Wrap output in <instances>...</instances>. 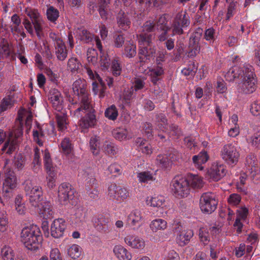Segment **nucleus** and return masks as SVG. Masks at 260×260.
Returning <instances> with one entry per match:
<instances>
[{
  "label": "nucleus",
  "instance_id": "nucleus-55",
  "mask_svg": "<svg viewBox=\"0 0 260 260\" xmlns=\"http://www.w3.org/2000/svg\"><path fill=\"white\" fill-rule=\"evenodd\" d=\"M215 33V30L212 27L208 28L205 31L204 38L210 44H213L216 40Z\"/></svg>",
  "mask_w": 260,
  "mask_h": 260
},
{
  "label": "nucleus",
  "instance_id": "nucleus-24",
  "mask_svg": "<svg viewBox=\"0 0 260 260\" xmlns=\"http://www.w3.org/2000/svg\"><path fill=\"white\" fill-rule=\"evenodd\" d=\"M186 179L189 188L190 187L193 189H199L203 186V179L198 175L188 174Z\"/></svg>",
  "mask_w": 260,
  "mask_h": 260
},
{
  "label": "nucleus",
  "instance_id": "nucleus-34",
  "mask_svg": "<svg viewBox=\"0 0 260 260\" xmlns=\"http://www.w3.org/2000/svg\"><path fill=\"white\" fill-rule=\"evenodd\" d=\"M167 228V222L160 218L152 220L150 224V228L153 232L159 230H164Z\"/></svg>",
  "mask_w": 260,
  "mask_h": 260
},
{
  "label": "nucleus",
  "instance_id": "nucleus-43",
  "mask_svg": "<svg viewBox=\"0 0 260 260\" xmlns=\"http://www.w3.org/2000/svg\"><path fill=\"white\" fill-rule=\"evenodd\" d=\"M156 124L158 127L162 131H168V119L166 116L162 113H158L156 115Z\"/></svg>",
  "mask_w": 260,
  "mask_h": 260
},
{
  "label": "nucleus",
  "instance_id": "nucleus-19",
  "mask_svg": "<svg viewBox=\"0 0 260 260\" xmlns=\"http://www.w3.org/2000/svg\"><path fill=\"white\" fill-rule=\"evenodd\" d=\"M39 214L44 219H52L54 217V210L52 204L49 201H45L41 204Z\"/></svg>",
  "mask_w": 260,
  "mask_h": 260
},
{
  "label": "nucleus",
  "instance_id": "nucleus-1",
  "mask_svg": "<svg viewBox=\"0 0 260 260\" xmlns=\"http://www.w3.org/2000/svg\"><path fill=\"white\" fill-rule=\"evenodd\" d=\"M224 77L229 82L236 79H242L239 84L238 89L244 93L249 94L256 89V79L251 66L243 64L234 66L226 73Z\"/></svg>",
  "mask_w": 260,
  "mask_h": 260
},
{
  "label": "nucleus",
  "instance_id": "nucleus-48",
  "mask_svg": "<svg viewBox=\"0 0 260 260\" xmlns=\"http://www.w3.org/2000/svg\"><path fill=\"white\" fill-rule=\"evenodd\" d=\"M76 33L78 39L84 43H87L92 40V34L84 28L78 29Z\"/></svg>",
  "mask_w": 260,
  "mask_h": 260
},
{
  "label": "nucleus",
  "instance_id": "nucleus-36",
  "mask_svg": "<svg viewBox=\"0 0 260 260\" xmlns=\"http://www.w3.org/2000/svg\"><path fill=\"white\" fill-rule=\"evenodd\" d=\"M199 42L190 38L188 45L189 49L188 56L189 57H194L199 53L201 49Z\"/></svg>",
  "mask_w": 260,
  "mask_h": 260
},
{
  "label": "nucleus",
  "instance_id": "nucleus-46",
  "mask_svg": "<svg viewBox=\"0 0 260 260\" xmlns=\"http://www.w3.org/2000/svg\"><path fill=\"white\" fill-rule=\"evenodd\" d=\"M103 150L106 154L110 156L115 155L118 152L117 146L111 142H105L103 146Z\"/></svg>",
  "mask_w": 260,
  "mask_h": 260
},
{
  "label": "nucleus",
  "instance_id": "nucleus-40",
  "mask_svg": "<svg viewBox=\"0 0 260 260\" xmlns=\"http://www.w3.org/2000/svg\"><path fill=\"white\" fill-rule=\"evenodd\" d=\"M59 148L60 151L64 154L68 155L71 154L73 149V146L70 139L64 138L59 145Z\"/></svg>",
  "mask_w": 260,
  "mask_h": 260
},
{
  "label": "nucleus",
  "instance_id": "nucleus-12",
  "mask_svg": "<svg viewBox=\"0 0 260 260\" xmlns=\"http://www.w3.org/2000/svg\"><path fill=\"white\" fill-rule=\"evenodd\" d=\"M108 196L110 199L121 202L129 196V192L126 188L114 183L109 186Z\"/></svg>",
  "mask_w": 260,
  "mask_h": 260
},
{
  "label": "nucleus",
  "instance_id": "nucleus-25",
  "mask_svg": "<svg viewBox=\"0 0 260 260\" xmlns=\"http://www.w3.org/2000/svg\"><path fill=\"white\" fill-rule=\"evenodd\" d=\"M135 143L139 151H141L143 153L147 155L152 153V147L145 139L142 138H138L136 139Z\"/></svg>",
  "mask_w": 260,
  "mask_h": 260
},
{
  "label": "nucleus",
  "instance_id": "nucleus-13",
  "mask_svg": "<svg viewBox=\"0 0 260 260\" xmlns=\"http://www.w3.org/2000/svg\"><path fill=\"white\" fill-rule=\"evenodd\" d=\"M74 192L69 183L61 184L58 189V201L62 205L67 204L69 201L73 198Z\"/></svg>",
  "mask_w": 260,
  "mask_h": 260
},
{
  "label": "nucleus",
  "instance_id": "nucleus-59",
  "mask_svg": "<svg viewBox=\"0 0 260 260\" xmlns=\"http://www.w3.org/2000/svg\"><path fill=\"white\" fill-rule=\"evenodd\" d=\"M44 165L46 170V172L51 173V171H54L50 155L48 151H45L44 155Z\"/></svg>",
  "mask_w": 260,
  "mask_h": 260
},
{
  "label": "nucleus",
  "instance_id": "nucleus-28",
  "mask_svg": "<svg viewBox=\"0 0 260 260\" xmlns=\"http://www.w3.org/2000/svg\"><path fill=\"white\" fill-rule=\"evenodd\" d=\"M55 118L57 122V126L59 131H64L67 129L68 121L67 115L64 111H60L55 113Z\"/></svg>",
  "mask_w": 260,
  "mask_h": 260
},
{
  "label": "nucleus",
  "instance_id": "nucleus-30",
  "mask_svg": "<svg viewBox=\"0 0 260 260\" xmlns=\"http://www.w3.org/2000/svg\"><path fill=\"white\" fill-rule=\"evenodd\" d=\"M208 159V156L206 152H201L197 155H194L192 161L197 169L202 170L204 169L203 165Z\"/></svg>",
  "mask_w": 260,
  "mask_h": 260
},
{
  "label": "nucleus",
  "instance_id": "nucleus-63",
  "mask_svg": "<svg viewBox=\"0 0 260 260\" xmlns=\"http://www.w3.org/2000/svg\"><path fill=\"white\" fill-rule=\"evenodd\" d=\"M248 209L245 206H242L237 210V217L244 220L248 215Z\"/></svg>",
  "mask_w": 260,
  "mask_h": 260
},
{
  "label": "nucleus",
  "instance_id": "nucleus-37",
  "mask_svg": "<svg viewBox=\"0 0 260 260\" xmlns=\"http://www.w3.org/2000/svg\"><path fill=\"white\" fill-rule=\"evenodd\" d=\"M41 165L40 151V149L36 147L34 149V159L31 166V168L34 172L38 173L41 170Z\"/></svg>",
  "mask_w": 260,
  "mask_h": 260
},
{
  "label": "nucleus",
  "instance_id": "nucleus-41",
  "mask_svg": "<svg viewBox=\"0 0 260 260\" xmlns=\"http://www.w3.org/2000/svg\"><path fill=\"white\" fill-rule=\"evenodd\" d=\"M112 135L115 139L120 141L128 139V132L124 128H116L112 131Z\"/></svg>",
  "mask_w": 260,
  "mask_h": 260
},
{
  "label": "nucleus",
  "instance_id": "nucleus-31",
  "mask_svg": "<svg viewBox=\"0 0 260 260\" xmlns=\"http://www.w3.org/2000/svg\"><path fill=\"white\" fill-rule=\"evenodd\" d=\"M175 158L171 156V154L169 156L167 155H158L156 158V162L158 165L162 168H169L172 162L174 161Z\"/></svg>",
  "mask_w": 260,
  "mask_h": 260
},
{
  "label": "nucleus",
  "instance_id": "nucleus-42",
  "mask_svg": "<svg viewBox=\"0 0 260 260\" xmlns=\"http://www.w3.org/2000/svg\"><path fill=\"white\" fill-rule=\"evenodd\" d=\"M46 16L50 22L56 24V21L59 16V12L57 9L49 5L46 11Z\"/></svg>",
  "mask_w": 260,
  "mask_h": 260
},
{
  "label": "nucleus",
  "instance_id": "nucleus-5",
  "mask_svg": "<svg viewBox=\"0 0 260 260\" xmlns=\"http://www.w3.org/2000/svg\"><path fill=\"white\" fill-rule=\"evenodd\" d=\"M152 35L146 32H141L139 37V49L138 56L142 64L149 62L153 58L155 51L153 49L148 48L152 41Z\"/></svg>",
  "mask_w": 260,
  "mask_h": 260
},
{
  "label": "nucleus",
  "instance_id": "nucleus-29",
  "mask_svg": "<svg viewBox=\"0 0 260 260\" xmlns=\"http://www.w3.org/2000/svg\"><path fill=\"white\" fill-rule=\"evenodd\" d=\"M12 54V50L8 41L0 37V60L6 58Z\"/></svg>",
  "mask_w": 260,
  "mask_h": 260
},
{
  "label": "nucleus",
  "instance_id": "nucleus-47",
  "mask_svg": "<svg viewBox=\"0 0 260 260\" xmlns=\"http://www.w3.org/2000/svg\"><path fill=\"white\" fill-rule=\"evenodd\" d=\"M242 197L240 194L233 193L227 198L228 205L232 207H238L241 202Z\"/></svg>",
  "mask_w": 260,
  "mask_h": 260
},
{
  "label": "nucleus",
  "instance_id": "nucleus-17",
  "mask_svg": "<svg viewBox=\"0 0 260 260\" xmlns=\"http://www.w3.org/2000/svg\"><path fill=\"white\" fill-rule=\"evenodd\" d=\"M125 243L133 249H143L146 245L145 240L138 236L128 234L124 239Z\"/></svg>",
  "mask_w": 260,
  "mask_h": 260
},
{
  "label": "nucleus",
  "instance_id": "nucleus-39",
  "mask_svg": "<svg viewBox=\"0 0 260 260\" xmlns=\"http://www.w3.org/2000/svg\"><path fill=\"white\" fill-rule=\"evenodd\" d=\"M152 77V82L155 84L159 80V77L164 73L162 64H157L156 67L150 70Z\"/></svg>",
  "mask_w": 260,
  "mask_h": 260
},
{
  "label": "nucleus",
  "instance_id": "nucleus-60",
  "mask_svg": "<svg viewBox=\"0 0 260 260\" xmlns=\"http://www.w3.org/2000/svg\"><path fill=\"white\" fill-rule=\"evenodd\" d=\"M246 163L249 169L250 168L251 170V173L253 172H256L258 171L255 158L253 156L251 155L247 156L246 158Z\"/></svg>",
  "mask_w": 260,
  "mask_h": 260
},
{
  "label": "nucleus",
  "instance_id": "nucleus-9",
  "mask_svg": "<svg viewBox=\"0 0 260 260\" xmlns=\"http://www.w3.org/2000/svg\"><path fill=\"white\" fill-rule=\"evenodd\" d=\"M172 190L177 198L186 197L189 193V188L186 178L175 177L172 182Z\"/></svg>",
  "mask_w": 260,
  "mask_h": 260
},
{
  "label": "nucleus",
  "instance_id": "nucleus-32",
  "mask_svg": "<svg viewBox=\"0 0 260 260\" xmlns=\"http://www.w3.org/2000/svg\"><path fill=\"white\" fill-rule=\"evenodd\" d=\"M82 67L81 61L77 57L73 56L68 59L67 68L72 73L78 72Z\"/></svg>",
  "mask_w": 260,
  "mask_h": 260
},
{
  "label": "nucleus",
  "instance_id": "nucleus-33",
  "mask_svg": "<svg viewBox=\"0 0 260 260\" xmlns=\"http://www.w3.org/2000/svg\"><path fill=\"white\" fill-rule=\"evenodd\" d=\"M165 198L162 196L148 197L146 201V204L153 207H160L165 203Z\"/></svg>",
  "mask_w": 260,
  "mask_h": 260
},
{
  "label": "nucleus",
  "instance_id": "nucleus-21",
  "mask_svg": "<svg viewBox=\"0 0 260 260\" xmlns=\"http://www.w3.org/2000/svg\"><path fill=\"white\" fill-rule=\"evenodd\" d=\"M193 236V233L192 230H183L176 235V240L179 245L184 246L189 243Z\"/></svg>",
  "mask_w": 260,
  "mask_h": 260
},
{
  "label": "nucleus",
  "instance_id": "nucleus-54",
  "mask_svg": "<svg viewBox=\"0 0 260 260\" xmlns=\"http://www.w3.org/2000/svg\"><path fill=\"white\" fill-rule=\"evenodd\" d=\"M25 161V157L21 153L16 154L14 157V164L18 170H21L23 168Z\"/></svg>",
  "mask_w": 260,
  "mask_h": 260
},
{
  "label": "nucleus",
  "instance_id": "nucleus-51",
  "mask_svg": "<svg viewBox=\"0 0 260 260\" xmlns=\"http://www.w3.org/2000/svg\"><path fill=\"white\" fill-rule=\"evenodd\" d=\"M118 115V110L114 105L108 108L105 112V117L113 121L117 119Z\"/></svg>",
  "mask_w": 260,
  "mask_h": 260
},
{
  "label": "nucleus",
  "instance_id": "nucleus-23",
  "mask_svg": "<svg viewBox=\"0 0 260 260\" xmlns=\"http://www.w3.org/2000/svg\"><path fill=\"white\" fill-rule=\"evenodd\" d=\"M116 20L120 28L126 30L130 27L131 22L127 14L123 11L121 10L118 13Z\"/></svg>",
  "mask_w": 260,
  "mask_h": 260
},
{
  "label": "nucleus",
  "instance_id": "nucleus-16",
  "mask_svg": "<svg viewBox=\"0 0 260 260\" xmlns=\"http://www.w3.org/2000/svg\"><path fill=\"white\" fill-rule=\"evenodd\" d=\"M9 162V159H6L5 162L4 172L6 175V178L3 184L10 188L15 189L17 185V178L13 171L11 170L9 166H7Z\"/></svg>",
  "mask_w": 260,
  "mask_h": 260
},
{
  "label": "nucleus",
  "instance_id": "nucleus-56",
  "mask_svg": "<svg viewBox=\"0 0 260 260\" xmlns=\"http://www.w3.org/2000/svg\"><path fill=\"white\" fill-rule=\"evenodd\" d=\"M9 219L6 213H0V232H4L8 228Z\"/></svg>",
  "mask_w": 260,
  "mask_h": 260
},
{
  "label": "nucleus",
  "instance_id": "nucleus-26",
  "mask_svg": "<svg viewBox=\"0 0 260 260\" xmlns=\"http://www.w3.org/2000/svg\"><path fill=\"white\" fill-rule=\"evenodd\" d=\"M109 219L103 215H99L94 220V227L99 231L106 232L108 230Z\"/></svg>",
  "mask_w": 260,
  "mask_h": 260
},
{
  "label": "nucleus",
  "instance_id": "nucleus-20",
  "mask_svg": "<svg viewBox=\"0 0 260 260\" xmlns=\"http://www.w3.org/2000/svg\"><path fill=\"white\" fill-rule=\"evenodd\" d=\"M91 106L90 105V108L86 110H81L80 111L83 113H85L86 111H88V112L84 117H83L80 121V125L83 128H88L90 127L93 126L96 122L95 118V115L91 112Z\"/></svg>",
  "mask_w": 260,
  "mask_h": 260
},
{
  "label": "nucleus",
  "instance_id": "nucleus-2",
  "mask_svg": "<svg viewBox=\"0 0 260 260\" xmlns=\"http://www.w3.org/2000/svg\"><path fill=\"white\" fill-rule=\"evenodd\" d=\"M21 239L28 249L37 250L42 240L39 227L32 225L24 228L21 233Z\"/></svg>",
  "mask_w": 260,
  "mask_h": 260
},
{
  "label": "nucleus",
  "instance_id": "nucleus-49",
  "mask_svg": "<svg viewBox=\"0 0 260 260\" xmlns=\"http://www.w3.org/2000/svg\"><path fill=\"white\" fill-rule=\"evenodd\" d=\"M238 6V0H232L228 7L225 18L226 20H230L236 14L237 8Z\"/></svg>",
  "mask_w": 260,
  "mask_h": 260
},
{
  "label": "nucleus",
  "instance_id": "nucleus-58",
  "mask_svg": "<svg viewBox=\"0 0 260 260\" xmlns=\"http://www.w3.org/2000/svg\"><path fill=\"white\" fill-rule=\"evenodd\" d=\"M13 105V102L10 96L5 98L0 104V114L10 108Z\"/></svg>",
  "mask_w": 260,
  "mask_h": 260
},
{
  "label": "nucleus",
  "instance_id": "nucleus-6",
  "mask_svg": "<svg viewBox=\"0 0 260 260\" xmlns=\"http://www.w3.org/2000/svg\"><path fill=\"white\" fill-rule=\"evenodd\" d=\"M26 195L28 197L29 202L31 206L37 207L43 200L42 187L30 180H26L23 184Z\"/></svg>",
  "mask_w": 260,
  "mask_h": 260
},
{
  "label": "nucleus",
  "instance_id": "nucleus-15",
  "mask_svg": "<svg viewBox=\"0 0 260 260\" xmlns=\"http://www.w3.org/2000/svg\"><path fill=\"white\" fill-rule=\"evenodd\" d=\"M226 173V167L223 164L214 163L208 171L210 178L213 181H218L223 178Z\"/></svg>",
  "mask_w": 260,
  "mask_h": 260
},
{
  "label": "nucleus",
  "instance_id": "nucleus-18",
  "mask_svg": "<svg viewBox=\"0 0 260 260\" xmlns=\"http://www.w3.org/2000/svg\"><path fill=\"white\" fill-rule=\"evenodd\" d=\"M66 228L64 219L62 218L55 219L51 226V235L54 238H59L62 236Z\"/></svg>",
  "mask_w": 260,
  "mask_h": 260
},
{
  "label": "nucleus",
  "instance_id": "nucleus-45",
  "mask_svg": "<svg viewBox=\"0 0 260 260\" xmlns=\"http://www.w3.org/2000/svg\"><path fill=\"white\" fill-rule=\"evenodd\" d=\"M33 138L35 142H36L40 146L43 145V138H44L45 134L40 125H37V129L33 130Z\"/></svg>",
  "mask_w": 260,
  "mask_h": 260
},
{
  "label": "nucleus",
  "instance_id": "nucleus-22",
  "mask_svg": "<svg viewBox=\"0 0 260 260\" xmlns=\"http://www.w3.org/2000/svg\"><path fill=\"white\" fill-rule=\"evenodd\" d=\"M113 252L119 260H131L132 255L128 250L121 245H116L113 248Z\"/></svg>",
  "mask_w": 260,
  "mask_h": 260
},
{
  "label": "nucleus",
  "instance_id": "nucleus-8",
  "mask_svg": "<svg viewBox=\"0 0 260 260\" xmlns=\"http://www.w3.org/2000/svg\"><path fill=\"white\" fill-rule=\"evenodd\" d=\"M220 155L227 165L234 167L239 161L240 153L234 145L229 143L222 147L220 152Z\"/></svg>",
  "mask_w": 260,
  "mask_h": 260
},
{
  "label": "nucleus",
  "instance_id": "nucleus-64",
  "mask_svg": "<svg viewBox=\"0 0 260 260\" xmlns=\"http://www.w3.org/2000/svg\"><path fill=\"white\" fill-rule=\"evenodd\" d=\"M252 145L256 148H260V132L254 134L248 140Z\"/></svg>",
  "mask_w": 260,
  "mask_h": 260
},
{
  "label": "nucleus",
  "instance_id": "nucleus-53",
  "mask_svg": "<svg viewBox=\"0 0 260 260\" xmlns=\"http://www.w3.org/2000/svg\"><path fill=\"white\" fill-rule=\"evenodd\" d=\"M81 253V249L80 247L76 244H73L68 249V255L73 259H77Z\"/></svg>",
  "mask_w": 260,
  "mask_h": 260
},
{
  "label": "nucleus",
  "instance_id": "nucleus-4",
  "mask_svg": "<svg viewBox=\"0 0 260 260\" xmlns=\"http://www.w3.org/2000/svg\"><path fill=\"white\" fill-rule=\"evenodd\" d=\"M73 90L75 94L81 97L80 106L75 111L74 114L79 117L81 110H86L90 108V99L86 91V82L83 79H79L76 80L73 84Z\"/></svg>",
  "mask_w": 260,
  "mask_h": 260
},
{
  "label": "nucleus",
  "instance_id": "nucleus-14",
  "mask_svg": "<svg viewBox=\"0 0 260 260\" xmlns=\"http://www.w3.org/2000/svg\"><path fill=\"white\" fill-rule=\"evenodd\" d=\"M48 100L53 108L57 112L63 109V99L61 92L56 88H51L48 94Z\"/></svg>",
  "mask_w": 260,
  "mask_h": 260
},
{
  "label": "nucleus",
  "instance_id": "nucleus-52",
  "mask_svg": "<svg viewBox=\"0 0 260 260\" xmlns=\"http://www.w3.org/2000/svg\"><path fill=\"white\" fill-rule=\"evenodd\" d=\"M123 54L128 58L134 57L136 54V46L132 43H126Z\"/></svg>",
  "mask_w": 260,
  "mask_h": 260
},
{
  "label": "nucleus",
  "instance_id": "nucleus-11",
  "mask_svg": "<svg viewBox=\"0 0 260 260\" xmlns=\"http://www.w3.org/2000/svg\"><path fill=\"white\" fill-rule=\"evenodd\" d=\"M25 12L31 19L37 36L39 38H41L43 35L42 25L43 24V20L38 10L35 9L27 8L25 9Z\"/></svg>",
  "mask_w": 260,
  "mask_h": 260
},
{
  "label": "nucleus",
  "instance_id": "nucleus-3",
  "mask_svg": "<svg viewBox=\"0 0 260 260\" xmlns=\"http://www.w3.org/2000/svg\"><path fill=\"white\" fill-rule=\"evenodd\" d=\"M23 116L21 113L18 112V117L16 120V124L17 125V128H15L13 132L9 133L7 140L2 148L3 152L10 154L15 151L16 146L19 141L18 139L23 134Z\"/></svg>",
  "mask_w": 260,
  "mask_h": 260
},
{
  "label": "nucleus",
  "instance_id": "nucleus-57",
  "mask_svg": "<svg viewBox=\"0 0 260 260\" xmlns=\"http://www.w3.org/2000/svg\"><path fill=\"white\" fill-rule=\"evenodd\" d=\"M199 238L201 242L203 243L204 245H206L208 244L210 241L209 234L208 231L205 228H202L199 231Z\"/></svg>",
  "mask_w": 260,
  "mask_h": 260
},
{
  "label": "nucleus",
  "instance_id": "nucleus-62",
  "mask_svg": "<svg viewBox=\"0 0 260 260\" xmlns=\"http://www.w3.org/2000/svg\"><path fill=\"white\" fill-rule=\"evenodd\" d=\"M111 68L113 75L117 76L120 75L121 67L119 60L114 59L112 60Z\"/></svg>",
  "mask_w": 260,
  "mask_h": 260
},
{
  "label": "nucleus",
  "instance_id": "nucleus-10",
  "mask_svg": "<svg viewBox=\"0 0 260 260\" xmlns=\"http://www.w3.org/2000/svg\"><path fill=\"white\" fill-rule=\"evenodd\" d=\"M217 204L215 196L211 192H205L200 198V207L203 212L211 213L216 209Z\"/></svg>",
  "mask_w": 260,
  "mask_h": 260
},
{
  "label": "nucleus",
  "instance_id": "nucleus-27",
  "mask_svg": "<svg viewBox=\"0 0 260 260\" xmlns=\"http://www.w3.org/2000/svg\"><path fill=\"white\" fill-rule=\"evenodd\" d=\"M143 219V214L140 209L133 210L128 216V222L133 226L140 225L142 220Z\"/></svg>",
  "mask_w": 260,
  "mask_h": 260
},
{
  "label": "nucleus",
  "instance_id": "nucleus-50",
  "mask_svg": "<svg viewBox=\"0 0 260 260\" xmlns=\"http://www.w3.org/2000/svg\"><path fill=\"white\" fill-rule=\"evenodd\" d=\"M137 177L141 183H148L155 179L152 173L149 171H144L138 173Z\"/></svg>",
  "mask_w": 260,
  "mask_h": 260
},
{
  "label": "nucleus",
  "instance_id": "nucleus-61",
  "mask_svg": "<svg viewBox=\"0 0 260 260\" xmlns=\"http://www.w3.org/2000/svg\"><path fill=\"white\" fill-rule=\"evenodd\" d=\"M108 171L111 174L116 176L121 174L122 168L121 166L117 163H113L110 165L108 168Z\"/></svg>",
  "mask_w": 260,
  "mask_h": 260
},
{
  "label": "nucleus",
  "instance_id": "nucleus-35",
  "mask_svg": "<svg viewBox=\"0 0 260 260\" xmlns=\"http://www.w3.org/2000/svg\"><path fill=\"white\" fill-rule=\"evenodd\" d=\"M68 52L64 43L55 46V54L58 60H64L68 56Z\"/></svg>",
  "mask_w": 260,
  "mask_h": 260
},
{
  "label": "nucleus",
  "instance_id": "nucleus-7",
  "mask_svg": "<svg viewBox=\"0 0 260 260\" xmlns=\"http://www.w3.org/2000/svg\"><path fill=\"white\" fill-rule=\"evenodd\" d=\"M190 23V17L186 11L182 10L178 12L174 18L171 26L172 36L183 34V28L188 27Z\"/></svg>",
  "mask_w": 260,
  "mask_h": 260
},
{
  "label": "nucleus",
  "instance_id": "nucleus-44",
  "mask_svg": "<svg viewBox=\"0 0 260 260\" xmlns=\"http://www.w3.org/2000/svg\"><path fill=\"white\" fill-rule=\"evenodd\" d=\"M3 260H14L15 255L14 250L9 246L5 245L1 249Z\"/></svg>",
  "mask_w": 260,
  "mask_h": 260
},
{
  "label": "nucleus",
  "instance_id": "nucleus-38",
  "mask_svg": "<svg viewBox=\"0 0 260 260\" xmlns=\"http://www.w3.org/2000/svg\"><path fill=\"white\" fill-rule=\"evenodd\" d=\"M100 138L96 136L92 137L89 141L90 150L93 155L95 156H97L100 154Z\"/></svg>",
  "mask_w": 260,
  "mask_h": 260
}]
</instances>
